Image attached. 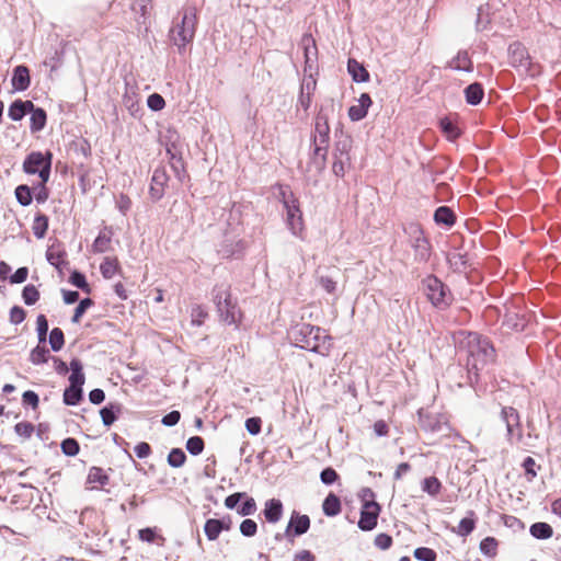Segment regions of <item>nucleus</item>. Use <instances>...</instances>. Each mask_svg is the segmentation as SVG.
<instances>
[{
	"instance_id": "nucleus-1",
	"label": "nucleus",
	"mask_w": 561,
	"mask_h": 561,
	"mask_svg": "<svg viewBox=\"0 0 561 561\" xmlns=\"http://www.w3.org/2000/svg\"><path fill=\"white\" fill-rule=\"evenodd\" d=\"M459 351L466 354V366L470 382H478L479 371L494 363L496 351L492 342L478 332H466L459 341Z\"/></svg>"
},
{
	"instance_id": "nucleus-2",
	"label": "nucleus",
	"mask_w": 561,
	"mask_h": 561,
	"mask_svg": "<svg viewBox=\"0 0 561 561\" xmlns=\"http://www.w3.org/2000/svg\"><path fill=\"white\" fill-rule=\"evenodd\" d=\"M288 337L295 346L320 355H327L331 347V337L324 330L305 322L291 325Z\"/></svg>"
},
{
	"instance_id": "nucleus-3",
	"label": "nucleus",
	"mask_w": 561,
	"mask_h": 561,
	"mask_svg": "<svg viewBox=\"0 0 561 561\" xmlns=\"http://www.w3.org/2000/svg\"><path fill=\"white\" fill-rule=\"evenodd\" d=\"M330 144V126L327 108L321 106L316 119L312 134L313 156L312 163L319 172L323 171L327 165L328 151Z\"/></svg>"
},
{
	"instance_id": "nucleus-4",
	"label": "nucleus",
	"mask_w": 561,
	"mask_h": 561,
	"mask_svg": "<svg viewBox=\"0 0 561 561\" xmlns=\"http://www.w3.org/2000/svg\"><path fill=\"white\" fill-rule=\"evenodd\" d=\"M196 8H184L179 13V18L174 21V25L170 31L171 41L178 47L180 54H183L186 46L193 42L196 33Z\"/></svg>"
},
{
	"instance_id": "nucleus-5",
	"label": "nucleus",
	"mask_w": 561,
	"mask_h": 561,
	"mask_svg": "<svg viewBox=\"0 0 561 561\" xmlns=\"http://www.w3.org/2000/svg\"><path fill=\"white\" fill-rule=\"evenodd\" d=\"M407 243L413 250V259L417 263H427L432 255V244L420 222L410 221L403 225Z\"/></svg>"
},
{
	"instance_id": "nucleus-6",
	"label": "nucleus",
	"mask_w": 561,
	"mask_h": 561,
	"mask_svg": "<svg viewBox=\"0 0 561 561\" xmlns=\"http://www.w3.org/2000/svg\"><path fill=\"white\" fill-rule=\"evenodd\" d=\"M422 288L428 301L437 310L445 311L454 302L450 288L434 274L422 279Z\"/></svg>"
},
{
	"instance_id": "nucleus-7",
	"label": "nucleus",
	"mask_w": 561,
	"mask_h": 561,
	"mask_svg": "<svg viewBox=\"0 0 561 561\" xmlns=\"http://www.w3.org/2000/svg\"><path fill=\"white\" fill-rule=\"evenodd\" d=\"M70 370L69 386L64 391L62 401L66 405L75 407L83 399V385L85 382L83 365L79 358L71 359Z\"/></svg>"
},
{
	"instance_id": "nucleus-8",
	"label": "nucleus",
	"mask_w": 561,
	"mask_h": 561,
	"mask_svg": "<svg viewBox=\"0 0 561 561\" xmlns=\"http://www.w3.org/2000/svg\"><path fill=\"white\" fill-rule=\"evenodd\" d=\"M53 153L47 150L45 153L41 151L30 152L24 161L22 169L24 173L37 174L43 182H48L51 172Z\"/></svg>"
},
{
	"instance_id": "nucleus-9",
	"label": "nucleus",
	"mask_w": 561,
	"mask_h": 561,
	"mask_svg": "<svg viewBox=\"0 0 561 561\" xmlns=\"http://www.w3.org/2000/svg\"><path fill=\"white\" fill-rule=\"evenodd\" d=\"M284 208L286 209V222L288 229L296 237L302 238L304 220L302 213L299 208L298 199L293 192L280 190L279 192Z\"/></svg>"
},
{
	"instance_id": "nucleus-10",
	"label": "nucleus",
	"mask_w": 561,
	"mask_h": 561,
	"mask_svg": "<svg viewBox=\"0 0 561 561\" xmlns=\"http://www.w3.org/2000/svg\"><path fill=\"white\" fill-rule=\"evenodd\" d=\"M501 420L506 426V438L510 444L524 443L528 446L529 444L524 442V437L520 428V416L518 411L513 407H503L501 411Z\"/></svg>"
},
{
	"instance_id": "nucleus-11",
	"label": "nucleus",
	"mask_w": 561,
	"mask_h": 561,
	"mask_svg": "<svg viewBox=\"0 0 561 561\" xmlns=\"http://www.w3.org/2000/svg\"><path fill=\"white\" fill-rule=\"evenodd\" d=\"M508 64L522 73H529L531 60L527 48L520 42H514L508 46Z\"/></svg>"
},
{
	"instance_id": "nucleus-12",
	"label": "nucleus",
	"mask_w": 561,
	"mask_h": 561,
	"mask_svg": "<svg viewBox=\"0 0 561 561\" xmlns=\"http://www.w3.org/2000/svg\"><path fill=\"white\" fill-rule=\"evenodd\" d=\"M381 507L375 500H364L357 523L363 531H370L376 528Z\"/></svg>"
},
{
	"instance_id": "nucleus-13",
	"label": "nucleus",
	"mask_w": 561,
	"mask_h": 561,
	"mask_svg": "<svg viewBox=\"0 0 561 561\" xmlns=\"http://www.w3.org/2000/svg\"><path fill=\"white\" fill-rule=\"evenodd\" d=\"M420 426L423 431L432 434L446 433L449 431L447 419L438 413L419 412Z\"/></svg>"
},
{
	"instance_id": "nucleus-14",
	"label": "nucleus",
	"mask_w": 561,
	"mask_h": 561,
	"mask_svg": "<svg viewBox=\"0 0 561 561\" xmlns=\"http://www.w3.org/2000/svg\"><path fill=\"white\" fill-rule=\"evenodd\" d=\"M310 517L306 514H300L293 511L288 525L285 529V537L293 541L295 537L305 535L310 528Z\"/></svg>"
},
{
	"instance_id": "nucleus-15",
	"label": "nucleus",
	"mask_w": 561,
	"mask_h": 561,
	"mask_svg": "<svg viewBox=\"0 0 561 561\" xmlns=\"http://www.w3.org/2000/svg\"><path fill=\"white\" fill-rule=\"evenodd\" d=\"M216 309L222 322L228 325H234L236 328L240 325L242 312L238 306L237 299L231 297Z\"/></svg>"
},
{
	"instance_id": "nucleus-16",
	"label": "nucleus",
	"mask_w": 561,
	"mask_h": 561,
	"mask_svg": "<svg viewBox=\"0 0 561 561\" xmlns=\"http://www.w3.org/2000/svg\"><path fill=\"white\" fill-rule=\"evenodd\" d=\"M165 151L167 156L169 158V162L171 165V169L174 172L175 178L183 182L185 178L187 176L185 168H184V161L181 157V152L178 150V147L175 145L174 140H170L165 145Z\"/></svg>"
},
{
	"instance_id": "nucleus-17",
	"label": "nucleus",
	"mask_w": 561,
	"mask_h": 561,
	"mask_svg": "<svg viewBox=\"0 0 561 561\" xmlns=\"http://www.w3.org/2000/svg\"><path fill=\"white\" fill-rule=\"evenodd\" d=\"M168 181L169 176L164 167L154 169L149 188V194L153 201H160L163 197Z\"/></svg>"
},
{
	"instance_id": "nucleus-18",
	"label": "nucleus",
	"mask_w": 561,
	"mask_h": 561,
	"mask_svg": "<svg viewBox=\"0 0 561 561\" xmlns=\"http://www.w3.org/2000/svg\"><path fill=\"white\" fill-rule=\"evenodd\" d=\"M284 513V505L278 499H270L264 504L263 515L267 523L276 524L278 523Z\"/></svg>"
},
{
	"instance_id": "nucleus-19",
	"label": "nucleus",
	"mask_w": 561,
	"mask_h": 561,
	"mask_svg": "<svg viewBox=\"0 0 561 561\" xmlns=\"http://www.w3.org/2000/svg\"><path fill=\"white\" fill-rule=\"evenodd\" d=\"M11 84L16 91H25L31 84L30 70L24 65H19L13 69Z\"/></svg>"
},
{
	"instance_id": "nucleus-20",
	"label": "nucleus",
	"mask_w": 561,
	"mask_h": 561,
	"mask_svg": "<svg viewBox=\"0 0 561 561\" xmlns=\"http://www.w3.org/2000/svg\"><path fill=\"white\" fill-rule=\"evenodd\" d=\"M243 242L241 240L232 241L225 239L218 249V253L225 259H239L243 254Z\"/></svg>"
},
{
	"instance_id": "nucleus-21",
	"label": "nucleus",
	"mask_w": 561,
	"mask_h": 561,
	"mask_svg": "<svg viewBox=\"0 0 561 561\" xmlns=\"http://www.w3.org/2000/svg\"><path fill=\"white\" fill-rule=\"evenodd\" d=\"M456 213L449 206H439L435 209L433 220L437 226L451 228L456 224Z\"/></svg>"
},
{
	"instance_id": "nucleus-22",
	"label": "nucleus",
	"mask_w": 561,
	"mask_h": 561,
	"mask_svg": "<svg viewBox=\"0 0 561 561\" xmlns=\"http://www.w3.org/2000/svg\"><path fill=\"white\" fill-rule=\"evenodd\" d=\"M30 110H33V102L30 100L23 101L21 99L14 100L8 110V116L14 122L21 121Z\"/></svg>"
},
{
	"instance_id": "nucleus-23",
	"label": "nucleus",
	"mask_w": 561,
	"mask_h": 561,
	"mask_svg": "<svg viewBox=\"0 0 561 561\" xmlns=\"http://www.w3.org/2000/svg\"><path fill=\"white\" fill-rule=\"evenodd\" d=\"M446 68L471 72L473 70V62L467 50H459L457 55L447 62Z\"/></svg>"
},
{
	"instance_id": "nucleus-24",
	"label": "nucleus",
	"mask_w": 561,
	"mask_h": 561,
	"mask_svg": "<svg viewBox=\"0 0 561 561\" xmlns=\"http://www.w3.org/2000/svg\"><path fill=\"white\" fill-rule=\"evenodd\" d=\"M123 407L118 402H111L100 410V415L104 426L113 425L122 414Z\"/></svg>"
},
{
	"instance_id": "nucleus-25",
	"label": "nucleus",
	"mask_w": 561,
	"mask_h": 561,
	"mask_svg": "<svg viewBox=\"0 0 561 561\" xmlns=\"http://www.w3.org/2000/svg\"><path fill=\"white\" fill-rule=\"evenodd\" d=\"M113 231L110 227H103L92 244L94 253H105L110 250Z\"/></svg>"
},
{
	"instance_id": "nucleus-26",
	"label": "nucleus",
	"mask_w": 561,
	"mask_h": 561,
	"mask_svg": "<svg viewBox=\"0 0 561 561\" xmlns=\"http://www.w3.org/2000/svg\"><path fill=\"white\" fill-rule=\"evenodd\" d=\"M527 319L518 312L507 311L503 318V325L516 332H523L527 327Z\"/></svg>"
},
{
	"instance_id": "nucleus-27",
	"label": "nucleus",
	"mask_w": 561,
	"mask_h": 561,
	"mask_svg": "<svg viewBox=\"0 0 561 561\" xmlns=\"http://www.w3.org/2000/svg\"><path fill=\"white\" fill-rule=\"evenodd\" d=\"M347 71L352 77L353 81L357 83L367 82L369 80V72L363 64L358 62L354 58H350L347 61Z\"/></svg>"
},
{
	"instance_id": "nucleus-28",
	"label": "nucleus",
	"mask_w": 561,
	"mask_h": 561,
	"mask_svg": "<svg viewBox=\"0 0 561 561\" xmlns=\"http://www.w3.org/2000/svg\"><path fill=\"white\" fill-rule=\"evenodd\" d=\"M101 275L111 279L116 274H122V267L116 256H105L100 264Z\"/></svg>"
},
{
	"instance_id": "nucleus-29",
	"label": "nucleus",
	"mask_w": 561,
	"mask_h": 561,
	"mask_svg": "<svg viewBox=\"0 0 561 561\" xmlns=\"http://www.w3.org/2000/svg\"><path fill=\"white\" fill-rule=\"evenodd\" d=\"M87 482L92 484L91 489H101L110 482V477L101 467H91L88 473Z\"/></svg>"
},
{
	"instance_id": "nucleus-30",
	"label": "nucleus",
	"mask_w": 561,
	"mask_h": 561,
	"mask_svg": "<svg viewBox=\"0 0 561 561\" xmlns=\"http://www.w3.org/2000/svg\"><path fill=\"white\" fill-rule=\"evenodd\" d=\"M466 102L470 105H478L484 96V89L480 82H473L463 90Z\"/></svg>"
},
{
	"instance_id": "nucleus-31",
	"label": "nucleus",
	"mask_w": 561,
	"mask_h": 561,
	"mask_svg": "<svg viewBox=\"0 0 561 561\" xmlns=\"http://www.w3.org/2000/svg\"><path fill=\"white\" fill-rule=\"evenodd\" d=\"M31 118H30V129L32 133H37L44 129L47 122V114L44 108L36 107L33 104V110H30Z\"/></svg>"
},
{
	"instance_id": "nucleus-32",
	"label": "nucleus",
	"mask_w": 561,
	"mask_h": 561,
	"mask_svg": "<svg viewBox=\"0 0 561 561\" xmlns=\"http://www.w3.org/2000/svg\"><path fill=\"white\" fill-rule=\"evenodd\" d=\"M439 128L449 141H456L461 136L460 128L447 116L439 119Z\"/></svg>"
},
{
	"instance_id": "nucleus-33",
	"label": "nucleus",
	"mask_w": 561,
	"mask_h": 561,
	"mask_svg": "<svg viewBox=\"0 0 561 561\" xmlns=\"http://www.w3.org/2000/svg\"><path fill=\"white\" fill-rule=\"evenodd\" d=\"M304 46L305 62L311 67V64L317 59L318 50L316 41L310 34H305L301 39Z\"/></svg>"
},
{
	"instance_id": "nucleus-34",
	"label": "nucleus",
	"mask_w": 561,
	"mask_h": 561,
	"mask_svg": "<svg viewBox=\"0 0 561 561\" xmlns=\"http://www.w3.org/2000/svg\"><path fill=\"white\" fill-rule=\"evenodd\" d=\"M213 301L216 308L232 297L231 286L228 283H221L214 286L211 290Z\"/></svg>"
},
{
	"instance_id": "nucleus-35",
	"label": "nucleus",
	"mask_w": 561,
	"mask_h": 561,
	"mask_svg": "<svg viewBox=\"0 0 561 561\" xmlns=\"http://www.w3.org/2000/svg\"><path fill=\"white\" fill-rule=\"evenodd\" d=\"M340 497L334 493H329L322 503V511L325 516L334 517L341 513Z\"/></svg>"
},
{
	"instance_id": "nucleus-36",
	"label": "nucleus",
	"mask_w": 561,
	"mask_h": 561,
	"mask_svg": "<svg viewBox=\"0 0 561 561\" xmlns=\"http://www.w3.org/2000/svg\"><path fill=\"white\" fill-rule=\"evenodd\" d=\"M447 263L455 273H463L468 266L467 253H449L447 255Z\"/></svg>"
},
{
	"instance_id": "nucleus-37",
	"label": "nucleus",
	"mask_w": 561,
	"mask_h": 561,
	"mask_svg": "<svg viewBox=\"0 0 561 561\" xmlns=\"http://www.w3.org/2000/svg\"><path fill=\"white\" fill-rule=\"evenodd\" d=\"M352 139L348 136H341L334 144L333 158H345L350 160Z\"/></svg>"
},
{
	"instance_id": "nucleus-38",
	"label": "nucleus",
	"mask_w": 561,
	"mask_h": 561,
	"mask_svg": "<svg viewBox=\"0 0 561 561\" xmlns=\"http://www.w3.org/2000/svg\"><path fill=\"white\" fill-rule=\"evenodd\" d=\"M529 533L536 539L546 540L552 537L553 529L548 523L537 522L530 526Z\"/></svg>"
},
{
	"instance_id": "nucleus-39",
	"label": "nucleus",
	"mask_w": 561,
	"mask_h": 561,
	"mask_svg": "<svg viewBox=\"0 0 561 561\" xmlns=\"http://www.w3.org/2000/svg\"><path fill=\"white\" fill-rule=\"evenodd\" d=\"M49 219L45 214L37 213L33 221V233L37 239H43L48 230Z\"/></svg>"
},
{
	"instance_id": "nucleus-40",
	"label": "nucleus",
	"mask_w": 561,
	"mask_h": 561,
	"mask_svg": "<svg viewBox=\"0 0 561 561\" xmlns=\"http://www.w3.org/2000/svg\"><path fill=\"white\" fill-rule=\"evenodd\" d=\"M66 255L67 253L65 250H55L54 245L48 248L46 251V260L58 271H60L64 265L68 264L65 260Z\"/></svg>"
},
{
	"instance_id": "nucleus-41",
	"label": "nucleus",
	"mask_w": 561,
	"mask_h": 561,
	"mask_svg": "<svg viewBox=\"0 0 561 561\" xmlns=\"http://www.w3.org/2000/svg\"><path fill=\"white\" fill-rule=\"evenodd\" d=\"M204 531L208 540H216L222 531V524L217 518H209L204 525Z\"/></svg>"
},
{
	"instance_id": "nucleus-42",
	"label": "nucleus",
	"mask_w": 561,
	"mask_h": 561,
	"mask_svg": "<svg viewBox=\"0 0 561 561\" xmlns=\"http://www.w3.org/2000/svg\"><path fill=\"white\" fill-rule=\"evenodd\" d=\"M442 482L436 477H427L422 481V491L436 497L442 491Z\"/></svg>"
},
{
	"instance_id": "nucleus-43",
	"label": "nucleus",
	"mask_w": 561,
	"mask_h": 561,
	"mask_svg": "<svg viewBox=\"0 0 561 561\" xmlns=\"http://www.w3.org/2000/svg\"><path fill=\"white\" fill-rule=\"evenodd\" d=\"M14 195L18 203L23 207L31 205L33 201L32 188L26 184L18 185L15 187Z\"/></svg>"
},
{
	"instance_id": "nucleus-44",
	"label": "nucleus",
	"mask_w": 561,
	"mask_h": 561,
	"mask_svg": "<svg viewBox=\"0 0 561 561\" xmlns=\"http://www.w3.org/2000/svg\"><path fill=\"white\" fill-rule=\"evenodd\" d=\"M49 358H51L49 350L41 345L34 347L30 354V362L34 365L45 364Z\"/></svg>"
},
{
	"instance_id": "nucleus-45",
	"label": "nucleus",
	"mask_w": 561,
	"mask_h": 561,
	"mask_svg": "<svg viewBox=\"0 0 561 561\" xmlns=\"http://www.w3.org/2000/svg\"><path fill=\"white\" fill-rule=\"evenodd\" d=\"M69 282L77 288L81 289L85 294H91V286L87 280V277L83 273L79 271H73L70 274Z\"/></svg>"
},
{
	"instance_id": "nucleus-46",
	"label": "nucleus",
	"mask_w": 561,
	"mask_h": 561,
	"mask_svg": "<svg viewBox=\"0 0 561 561\" xmlns=\"http://www.w3.org/2000/svg\"><path fill=\"white\" fill-rule=\"evenodd\" d=\"M168 465L172 468H180L186 461V455L181 448H172L167 457Z\"/></svg>"
},
{
	"instance_id": "nucleus-47",
	"label": "nucleus",
	"mask_w": 561,
	"mask_h": 561,
	"mask_svg": "<svg viewBox=\"0 0 561 561\" xmlns=\"http://www.w3.org/2000/svg\"><path fill=\"white\" fill-rule=\"evenodd\" d=\"M49 345L54 352H59L65 345V334L60 328H54L49 333Z\"/></svg>"
},
{
	"instance_id": "nucleus-48",
	"label": "nucleus",
	"mask_w": 561,
	"mask_h": 561,
	"mask_svg": "<svg viewBox=\"0 0 561 561\" xmlns=\"http://www.w3.org/2000/svg\"><path fill=\"white\" fill-rule=\"evenodd\" d=\"M480 551L486 557H495L497 553V540L494 537H485L480 542Z\"/></svg>"
},
{
	"instance_id": "nucleus-49",
	"label": "nucleus",
	"mask_w": 561,
	"mask_h": 561,
	"mask_svg": "<svg viewBox=\"0 0 561 561\" xmlns=\"http://www.w3.org/2000/svg\"><path fill=\"white\" fill-rule=\"evenodd\" d=\"M185 447L191 455L198 456L203 453L205 443L201 436H192L186 440Z\"/></svg>"
},
{
	"instance_id": "nucleus-50",
	"label": "nucleus",
	"mask_w": 561,
	"mask_h": 561,
	"mask_svg": "<svg viewBox=\"0 0 561 561\" xmlns=\"http://www.w3.org/2000/svg\"><path fill=\"white\" fill-rule=\"evenodd\" d=\"M22 298L25 305L33 306L39 299V291L34 285L28 284L22 290Z\"/></svg>"
},
{
	"instance_id": "nucleus-51",
	"label": "nucleus",
	"mask_w": 561,
	"mask_h": 561,
	"mask_svg": "<svg viewBox=\"0 0 561 561\" xmlns=\"http://www.w3.org/2000/svg\"><path fill=\"white\" fill-rule=\"evenodd\" d=\"M61 451L69 457H73L79 454L80 445L76 438L67 437L60 444Z\"/></svg>"
},
{
	"instance_id": "nucleus-52",
	"label": "nucleus",
	"mask_w": 561,
	"mask_h": 561,
	"mask_svg": "<svg viewBox=\"0 0 561 561\" xmlns=\"http://www.w3.org/2000/svg\"><path fill=\"white\" fill-rule=\"evenodd\" d=\"M243 499H244L243 503L237 507V513L240 516L253 515L257 510L255 500L251 496H248L247 494H245V497H243Z\"/></svg>"
},
{
	"instance_id": "nucleus-53",
	"label": "nucleus",
	"mask_w": 561,
	"mask_h": 561,
	"mask_svg": "<svg viewBox=\"0 0 561 561\" xmlns=\"http://www.w3.org/2000/svg\"><path fill=\"white\" fill-rule=\"evenodd\" d=\"M94 305V301L91 298H83L79 301L78 306L75 309L73 316L71 318L72 323H78L84 312Z\"/></svg>"
},
{
	"instance_id": "nucleus-54",
	"label": "nucleus",
	"mask_w": 561,
	"mask_h": 561,
	"mask_svg": "<svg viewBox=\"0 0 561 561\" xmlns=\"http://www.w3.org/2000/svg\"><path fill=\"white\" fill-rule=\"evenodd\" d=\"M36 331L39 343H45L48 332V320L45 314H38L36 318Z\"/></svg>"
},
{
	"instance_id": "nucleus-55",
	"label": "nucleus",
	"mask_w": 561,
	"mask_h": 561,
	"mask_svg": "<svg viewBox=\"0 0 561 561\" xmlns=\"http://www.w3.org/2000/svg\"><path fill=\"white\" fill-rule=\"evenodd\" d=\"M474 528H476L474 519L465 517L458 524L457 534L460 537H467L474 530Z\"/></svg>"
},
{
	"instance_id": "nucleus-56",
	"label": "nucleus",
	"mask_w": 561,
	"mask_h": 561,
	"mask_svg": "<svg viewBox=\"0 0 561 561\" xmlns=\"http://www.w3.org/2000/svg\"><path fill=\"white\" fill-rule=\"evenodd\" d=\"M240 533L244 537H253L257 533V524L255 520L247 518L240 524Z\"/></svg>"
},
{
	"instance_id": "nucleus-57",
	"label": "nucleus",
	"mask_w": 561,
	"mask_h": 561,
	"mask_svg": "<svg viewBox=\"0 0 561 561\" xmlns=\"http://www.w3.org/2000/svg\"><path fill=\"white\" fill-rule=\"evenodd\" d=\"M490 24V16L488 13V5L484 8L483 5H480L478 9V16L476 21V26L478 31H483L488 27Z\"/></svg>"
},
{
	"instance_id": "nucleus-58",
	"label": "nucleus",
	"mask_w": 561,
	"mask_h": 561,
	"mask_svg": "<svg viewBox=\"0 0 561 561\" xmlns=\"http://www.w3.org/2000/svg\"><path fill=\"white\" fill-rule=\"evenodd\" d=\"M414 557L420 561H436V552L427 547H420L414 550Z\"/></svg>"
},
{
	"instance_id": "nucleus-59",
	"label": "nucleus",
	"mask_w": 561,
	"mask_h": 561,
	"mask_svg": "<svg viewBox=\"0 0 561 561\" xmlns=\"http://www.w3.org/2000/svg\"><path fill=\"white\" fill-rule=\"evenodd\" d=\"M147 105L151 111L158 112L164 108L165 101L159 93H152L147 99Z\"/></svg>"
},
{
	"instance_id": "nucleus-60",
	"label": "nucleus",
	"mask_w": 561,
	"mask_h": 561,
	"mask_svg": "<svg viewBox=\"0 0 561 561\" xmlns=\"http://www.w3.org/2000/svg\"><path fill=\"white\" fill-rule=\"evenodd\" d=\"M339 474L332 467L324 468L320 473V480L325 485H331L339 480Z\"/></svg>"
},
{
	"instance_id": "nucleus-61",
	"label": "nucleus",
	"mask_w": 561,
	"mask_h": 561,
	"mask_svg": "<svg viewBox=\"0 0 561 561\" xmlns=\"http://www.w3.org/2000/svg\"><path fill=\"white\" fill-rule=\"evenodd\" d=\"M523 469L525 470V474L528 481H533L534 478L537 477V471L535 470L536 461L533 457L528 456L523 460L522 463Z\"/></svg>"
},
{
	"instance_id": "nucleus-62",
	"label": "nucleus",
	"mask_w": 561,
	"mask_h": 561,
	"mask_svg": "<svg viewBox=\"0 0 561 561\" xmlns=\"http://www.w3.org/2000/svg\"><path fill=\"white\" fill-rule=\"evenodd\" d=\"M22 403L23 405H30L32 409H37L39 404V397L33 390H26L22 394Z\"/></svg>"
},
{
	"instance_id": "nucleus-63",
	"label": "nucleus",
	"mask_w": 561,
	"mask_h": 561,
	"mask_svg": "<svg viewBox=\"0 0 561 561\" xmlns=\"http://www.w3.org/2000/svg\"><path fill=\"white\" fill-rule=\"evenodd\" d=\"M392 537L388 534L381 533L375 537L374 543L380 550H387L392 546Z\"/></svg>"
},
{
	"instance_id": "nucleus-64",
	"label": "nucleus",
	"mask_w": 561,
	"mask_h": 561,
	"mask_svg": "<svg viewBox=\"0 0 561 561\" xmlns=\"http://www.w3.org/2000/svg\"><path fill=\"white\" fill-rule=\"evenodd\" d=\"M14 431L19 436L30 438L34 432V425L30 422H20L15 424Z\"/></svg>"
}]
</instances>
